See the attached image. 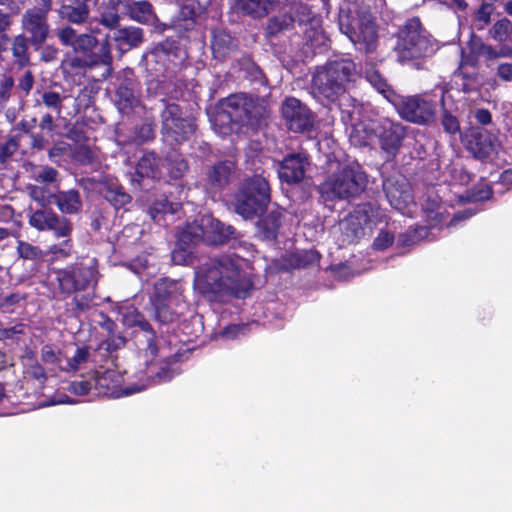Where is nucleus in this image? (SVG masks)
Wrapping results in <instances>:
<instances>
[{"instance_id": "54", "label": "nucleus", "mask_w": 512, "mask_h": 512, "mask_svg": "<svg viewBox=\"0 0 512 512\" xmlns=\"http://www.w3.org/2000/svg\"><path fill=\"white\" fill-rule=\"evenodd\" d=\"M60 354V350L52 344H45L41 348V360L46 364H56Z\"/></svg>"}, {"instance_id": "3", "label": "nucleus", "mask_w": 512, "mask_h": 512, "mask_svg": "<svg viewBox=\"0 0 512 512\" xmlns=\"http://www.w3.org/2000/svg\"><path fill=\"white\" fill-rule=\"evenodd\" d=\"M268 113L264 103L255 101L245 94H237L225 99L217 111L214 123L226 134L230 125L238 122L254 124Z\"/></svg>"}, {"instance_id": "39", "label": "nucleus", "mask_w": 512, "mask_h": 512, "mask_svg": "<svg viewBox=\"0 0 512 512\" xmlns=\"http://www.w3.org/2000/svg\"><path fill=\"white\" fill-rule=\"evenodd\" d=\"M374 128L365 124H359L351 132L350 139L354 145L365 146L370 144L373 138Z\"/></svg>"}, {"instance_id": "22", "label": "nucleus", "mask_w": 512, "mask_h": 512, "mask_svg": "<svg viewBox=\"0 0 512 512\" xmlns=\"http://www.w3.org/2000/svg\"><path fill=\"white\" fill-rule=\"evenodd\" d=\"M280 0H238L239 9L253 18H263L274 11Z\"/></svg>"}, {"instance_id": "62", "label": "nucleus", "mask_w": 512, "mask_h": 512, "mask_svg": "<svg viewBox=\"0 0 512 512\" xmlns=\"http://www.w3.org/2000/svg\"><path fill=\"white\" fill-rule=\"evenodd\" d=\"M188 169L187 163L183 160H176L170 164V175L177 179L182 177Z\"/></svg>"}, {"instance_id": "45", "label": "nucleus", "mask_w": 512, "mask_h": 512, "mask_svg": "<svg viewBox=\"0 0 512 512\" xmlns=\"http://www.w3.org/2000/svg\"><path fill=\"white\" fill-rule=\"evenodd\" d=\"M126 344V339L121 334H111L107 335V338L103 340L99 346L98 350H104L107 355L112 354L113 352H116L120 348L124 347Z\"/></svg>"}, {"instance_id": "52", "label": "nucleus", "mask_w": 512, "mask_h": 512, "mask_svg": "<svg viewBox=\"0 0 512 512\" xmlns=\"http://www.w3.org/2000/svg\"><path fill=\"white\" fill-rule=\"evenodd\" d=\"M97 44V39L89 34H81L77 36L73 49L75 51L86 52L92 50Z\"/></svg>"}, {"instance_id": "10", "label": "nucleus", "mask_w": 512, "mask_h": 512, "mask_svg": "<svg viewBox=\"0 0 512 512\" xmlns=\"http://www.w3.org/2000/svg\"><path fill=\"white\" fill-rule=\"evenodd\" d=\"M393 104L397 107L400 116L409 122L426 125L435 120V105L420 96L400 97L398 95Z\"/></svg>"}, {"instance_id": "64", "label": "nucleus", "mask_w": 512, "mask_h": 512, "mask_svg": "<svg viewBox=\"0 0 512 512\" xmlns=\"http://www.w3.org/2000/svg\"><path fill=\"white\" fill-rule=\"evenodd\" d=\"M497 75L504 81H512V64L502 63L497 67Z\"/></svg>"}, {"instance_id": "56", "label": "nucleus", "mask_w": 512, "mask_h": 512, "mask_svg": "<svg viewBox=\"0 0 512 512\" xmlns=\"http://www.w3.org/2000/svg\"><path fill=\"white\" fill-rule=\"evenodd\" d=\"M58 172L52 167H43L34 174V179L39 183H53L57 180Z\"/></svg>"}, {"instance_id": "27", "label": "nucleus", "mask_w": 512, "mask_h": 512, "mask_svg": "<svg viewBox=\"0 0 512 512\" xmlns=\"http://www.w3.org/2000/svg\"><path fill=\"white\" fill-rule=\"evenodd\" d=\"M119 313L122 317V322L129 328L139 327L140 330H149L150 323L142 312L138 310L133 304H126L120 307Z\"/></svg>"}, {"instance_id": "33", "label": "nucleus", "mask_w": 512, "mask_h": 512, "mask_svg": "<svg viewBox=\"0 0 512 512\" xmlns=\"http://www.w3.org/2000/svg\"><path fill=\"white\" fill-rule=\"evenodd\" d=\"M159 175V164L153 153L145 154L137 163L136 176L140 179L157 178Z\"/></svg>"}, {"instance_id": "43", "label": "nucleus", "mask_w": 512, "mask_h": 512, "mask_svg": "<svg viewBox=\"0 0 512 512\" xmlns=\"http://www.w3.org/2000/svg\"><path fill=\"white\" fill-rule=\"evenodd\" d=\"M121 265L139 277L154 275V272L149 271L147 258H130L128 261L121 262Z\"/></svg>"}, {"instance_id": "18", "label": "nucleus", "mask_w": 512, "mask_h": 512, "mask_svg": "<svg viewBox=\"0 0 512 512\" xmlns=\"http://www.w3.org/2000/svg\"><path fill=\"white\" fill-rule=\"evenodd\" d=\"M381 148L387 153L394 154L400 147L405 130L400 124L386 121L377 129Z\"/></svg>"}, {"instance_id": "13", "label": "nucleus", "mask_w": 512, "mask_h": 512, "mask_svg": "<svg viewBox=\"0 0 512 512\" xmlns=\"http://www.w3.org/2000/svg\"><path fill=\"white\" fill-rule=\"evenodd\" d=\"M192 228L198 229L203 243L218 245L224 243L234 230L230 226H224L219 220L210 214L200 215Z\"/></svg>"}, {"instance_id": "9", "label": "nucleus", "mask_w": 512, "mask_h": 512, "mask_svg": "<svg viewBox=\"0 0 512 512\" xmlns=\"http://www.w3.org/2000/svg\"><path fill=\"white\" fill-rule=\"evenodd\" d=\"M162 134L167 141L181 142L188 139L195 131L193 120L183 117L176 104H168L161 113Z\"/></svg>"}, {"instance_id": "53", "label": "nucleus", "mask_w": 512, "mask_h": 512, "mask_svg": "<svg viewBox=\"0 0 512 512\" xmlns=\"http://www.w3.org/2000/svg\"><path fill=\"white\" fill-rule=\"evenodd\" d=\"M144 333L146 346L145 351L149 353L152 357H156L159 353L157 336L153 327L150 325L149 330H141Z\"/></svg>"}, {"instance_id": "50", "label": "nucleus", "mask_w": 512, "mask_h": 512, "mask_svg": "<svg viewBox=\"0 0 512 512\" xmlns=\"http://www.w3.org/2000/svg\"><path fill=\"white\" fill-rule=\"evenodd\" d=\"M180 205L178 203H171L167 200L157 201L152 207L149 209V214L152 219L156 220L157 215L160 213H171L174 214L178 211Z\"/></svg>"}, {"instance_id": "19", "label": "nucleus", "mask_w": 512, "mask_h": 512, "mask_svg": "<svg viewBox=\"0 0 512 512\" xmlns=\"http://www.w3.org/2000/svg\"><path fill=\"white\" fill-rule=\"evenodd\" d=\"M193 223L186 224L176 235L174 253H185L188 256L197 251V247L203 244L198 229L192 228Z\"/></svg>"}, {"instance_id": "6", "label": "nucleus", "mask_w": 512, "mask_h": 512, "mask_svg": "<svg viewBox=\"0 0 512 512\" xmlns=\"http://www.w3.org/2000/svg\"><path fill=\"white\" fill-rule=\"evenodd\" d=\"M340 29L351 42L366 52L375 50L378 41V29L375 19L369 13L351 18L348 14L340 15Z\"/></svg>"}, {"instance_id": "23", "label": "nucleus", "mask_w": 512, "mask_h": 512, "mask_svg": "<svg viewBox=\"0 0 512 512\" xmlns=\"http://www.w3.org/2000/svg\"><path fill=\"white\" fill-rule=\"evenodd\" d=\"M237 42L225 31L215 30L211 42V49L215 58L224 59L237 50Z\"/></svg>"}, {"instance_id": "30", "label": "nucleus", "mask_w": 512, "mask_h": 512, "mask_svg": "<svg viewBox=\"0 0 512 512\" xmlns=\"http://www.w3.org/2000/svg\"><path fill=\"white\" fill-rule=\"evenodd\" d=\"M112 54L111 47L108 40L101 43L99 50L95 53L90 54L85 60V65L88 67H95L98 65H104L106 67V75L112 73Z\"/></svg>"}, {"instance_id": "60", "label": "nucleus", "mask_w": 512, "mask_h": 512, "mask_svg": "<svg viewBox=\"0 0 512 512\" xmlns=\"http://www.w3.org/2000/svg\"><path fill=\"white\" fill-rule=\"evenodd\" d=\"M76 31L70 26H65L59 29L58 37L60 41L67 46H71L73 48L75 41L77 39Z\"/></svg>"}, {"instance_id": "51", "label": "nucleus", "mask_w": 512, "mask_h": 512, "mask_svg": "<svg viewBox=\"0 0 512 512\" xmlns=\"http://www.w3.org/2000/svg\"><path fill=\"white\" fill-rule=\"evenodd\" d=\"M328 269L331 271L332 275L338 280H347L350 277H353L358 272H355L351 266L348 264V261L340 262L335 265H330Z\"/></svg>"}, {"instance_id": "16", "label": "nucleus", "mask_w": 512, "mask_h": 512, "mask_svg": "<svg viewBox=\"0 0 512 512\" xmlns=\"http://www.w3.org/2000/svg\"><path fill=\"white\" fill-rule=\"evenodd\" d=\"M29 223L38 230H54L58 236H67L71 224L66 218L58 217L52 210L39 209L30 216Z\"/></svg>"}, {"instance_id": "49", "label": "nucleus", "mask_w": 512, "mask_h": 512, "mask_svg": "<svg viewBox=\"0 0 512 512\" xmlns=\"http://www.w3.org/2000/svg\"><path fill=\"white\" fill-rule=\"evenodd\" d=\"M42 103L49 109L56 111L57 113L61 112L62 102L65 99V96L60 95L54 91H45L42 96Z\"/></svg>"}, {"instance_id": "26", "label": "nucleus", "mask_w": 512, "mask_h": 512, "mask_svg": "<svg viewBox=\"0 0 512 512\" xmlns=\"http://www.w3.org/2000/svg\"><path fill=\"white\" fill-rule=\"evenodd\" d=\"M177 301L178 294L176 281L162 278L155 283L154 294L153 297H151L152 305Z\"/></svg>"}, {"instance_id": "5", "label": "nucleus", "mask_w": 512, "mask_h": 512, "mask_svg": "<svg viewBox=\"0 0 512 512\" xmlns=\"http://www.w3.org/2000/svg\"><path fill=\"white\" fill-rule=\"evenodd\" d=\"M365 175L353 168H343L330 175L320 186L324 201L348 199L358 195L365 187Z\"/></svg>"}, {"instance_id": "58", "label": "nucleus", "mask_w": 512, "mask_h": 512, "mask_svg": "<svg viewBox=\"0 0 512 512\" xmlns=\"http://www.w3.org/2000/svg\"><path fill=\"white\" fill-rule=\"evenodd\" d=\"M93 387V381L81 380L72 381L70 383L69 391L78 396L87 395Z\"/></svg>"}, {"instance_id": "47", "label": "nucleus", "mask_w": 512, "mask_h": 512, "mask_svg": "<svg viewBox=\"0 0 512 512\" xmlns=\"http://www.w3.org/2000/svg\"><path fill=\"white\" fill-rule=\"evenodd\" d=\"M90 349L88 346H78L74 355L68 360V367L70 370H78L82 364H85L90 359Z\"/></svg>"}, {"instance_id": "38", "label": "nucleus", "mask_w": 512, "mask_h": 512, "mask_svg": "<svg viewBox=\"0 0 512 512\" xmlns=\"http://www.w3.org/2000/svg\"><path fill=\"white\" fill-rule=\"evenodd\" d=\"M104 197L117 209L127 205L131 201L130 195L127 194L122 187L117 185L107 186Z\"/></svg>"}, {"instance_id": "2", "label": "nucleus", "mask_w": 512, "mask_h": 512, "mask_svg": "<svg viewBox=\"0 0 512 512\" xmlns=\"http://www.w3.org/2000/svg\"><path fill=\"white\" fill-rule=\"evenodd\" d=\"M356 72L355 64L346 59L329 62L313 76L312 93L318 100L335 102L346 91Z\"/></svg>"}, {"instance_id": "4", "label": "nucleus", "mask_w": 512, "mask_h": 512, "mask_svg": "<svg viewBox=\"0 0 512 512\" xmlns=\"http://www.w3.org/2000/svg\"><path fill=\"white\" fill-rule=\"evenodd\" d=\"M270 202V187L262 176H254L244 182L235 196L234 210L236 213L250 219L261 213Z\"/></svg>"}, {"instance_id": "20", "label": "nucleus", "mask_w": 512, "mask_h": 512, "mask_svg": "<svg viewBox=\"0 0 512 512\" xmlns=\"http://www.w3.org/2000/svg\"><path fill=\"white\" fill-rule=\"evenodd\" d=\"M98 0H74L73 4H62L59 16L73 24L85 23L90 14V5H96Z\"/></svg>"}, {"instance_id": "17", "label": "nucleus", "mask_w": 512, "mask_h": 512, "mask_svg": "<svg viewBox=\"0 0 512 512\" xmlns=\"http://www.w3.org/2000/svg\"><path fill=\"white\" fill-rule=\"evenodd\" d=\"M307 165L302 154L289 155L280 164L279 178L287 183H297L303 179Z\"/></svg>"}, {"instance_id": "44", "label": "nucleus", "mask_w": 512, "mask_h": 512, "mask_svg": "<svg viewBox=\"0 0 512 512\" xmlns=\"http://www.w3.org/2000/svg\"><path fill=\"white\" fill-rule=\"evenodd\" d=\"M512 30V23L509 19L503 18L492 26L490 29L491 37L498 42H505Z\"/></svg>"}, {"instance_id": "7", "label": "nucleus", "mask_w": 512, "mask_h": 512, "mask_svg": "<svg viewBox=\"0 0 512 512\" xmlns=\"http://www.w3.org/2000/svg\"><path fill=\"white\" fill-rule=\"evenodd\" d=\"M431 48L428 37L422 32L418 19L409 20L399 31L395 51L401 62L424 56Z\"/></svg>"}, {"instance_id": "1", "label": "nucleus", "mask_w": 512, "mask_h": 512, "mask_svg": "<svg viewBox=\"0 0 512 512\" xmlns=\"http://www.w3.org/2000/svg\"><path fill=\"white\" fill-rule=\"evenodd\" d=\"M239 260L244 258H207L198 265L195 268V284L201 294L214 302L250 296L253 280L241 268Z\"/></svg>"}, {"instance_id": "32", "label": "nucleus", "mask_w": 512, "mask_h": 512, "mask_svg": "<svg viewBox=\"0 0 512 512\" xmlns=\"http://www.w3.org/2000/svg\"><path fill=\"white\" fill-rule=\"evenodd\" d=\"M468 147L478 158H484L492 151V143L489 136L481 131L473 132L470 135Z\"/></svg>"}, {"instance_id": "35", "label": "nucleus", "mask_w": 512, "mask_h": 512, "mask_svg": "<svg viewBox=\"0 0 512 512\" xmlns=\"http://www.w3.org/2000/svg\"><path fill=\"white\" fill-rule=\"evenodd\" d=\"M232 174V164L223 162L216 164L208 174L210 184L220 188L229 183Z\"/></svg>"}, {"instance_id": "46", "label": "nucleus", "mask_w": 512, "mask_h": 512, "mask_svg": "<svg viewBox=\"0 0 512 512\" xmlns=\"http://www.w3.org/2000/svg\"><path fill=\"white\" fill-rule=\"evenodd\" d=\"M29 196L40 206L46 207L51 203L54 194L49 193L47 189L37 185H29L27 187Z\"/></svg>"}, {"instance_id": "63", "label": "nucleus", "mask_w": 512, "mask_h": 512, "mask_svg": "<svg viewBox=\"0 0 512 512\" xmlns=\"http://www.w3.org/2000/svg\"><path fill=\"white\" fill-rule=\"evenodd\" d=\"M17 149L15 140L10 139L0 146V162H5Z\"/></svg>"}, {"instance_id": "55", "label": "nucleus", "mask_w": 512, "mask_h": 512, "mask_svg": "<svg viewBox=\"0 0 512 512\" xmlns=\"http://www.w3.org/2000/svg\"><path fill=\"white\" fill-rule=\"evenodd\" d=\"M394 242V236L389 232L382 231L373 242V249L376 252H383Z\"/></svg>"}, {"instance_id": "8", "label": "nucleus", "mask_w": 512, "mask_h": 512, "mask_svg": "<svg viewBox=\"0 0 512 512\" xmlns=\"http://www.w3.org/2000/svg\"><path fill=\"white\" fill-rule=\"evenodd\" d=\"M97 266V258H92L88 265L77 263L60 270L57 274L60 292L72 295L87 290L91 284L97 282Z\"/></svg>"}, {"instance_id": "31", "label": "nucleus", "mask_w": 512, "mask_h": 512, "mask_svg": "<svg viewBox=\"0 0 512 512\" xmlns=\"http://www.w3.org/2000/svg\"><path fill=\"white\" fill-rule=\"evenodd\" d=\"M73 297L70 302L66 303L67 311L73 316L88 311L93 306L94 294L89 291L72 293Z\"/></svg>"}, {"instance_id": "34", "label": "nucleus", "mask_w": 512, "mask_h": 512, "mask_svg": "<svg viewBox=\"0 0 512 512\" xmlns=\"http://www.w3.org/2000/svg\"><path fill=\"white\" fill-rule=\"evenodd\" d=\"M295 19L290 13H283L271 17L266 26V33L269 36H276L284 31L290 30Z\"/></svg>"}, {"instance_id": "59", "label": "nucleus", "mask_w": 512, "mask_h": 512, "mask_svg": "<svg viewBox=\"0 0 512 512\" xmlns=\"http://www.w3.org/2000/svg\"><path fill=\"white\" fill-rule=\"evenodd\" d=\"M494 11L493 5L489 3H483L476 12V20L481 24L480 28L488 25L490 17Z\"/></svg>"}, {"instance_id": "21", "label": "nucleus", "mask_w": 512, "mask_h": 512, "mask_svg": "<svg viewBox=\"0 0 512 512\" xmlns=\"http://www.w3.org/2000/svg\"><path fill=\"white\" fill-rule=\"evenodd\" d=\"M153 307V319L159 323L160 328L166 326L167 331L170 326L180 322L182 318V311L179 310V303L170 302L152 305Z\"/></svg>"}, {"instance_id": "29", "label": "nucleus", "mask_w": 512, "mask_h": 512, "mask_svg": "<svg viewBox=\"0 0 512 512\" xmlns=\"http://www.w3.org/2000/svg\"><path fill=\"white\" fill-rule=\"evenodd\" d=\"M30 40L25 34H19L15 36L11 43V53L14 58V63L18 67H26L30 63L29 53Z\"/></svg>"}, {"instance_id": "41", "label": "nucleus", "mask_w": 512, "mask_h": 512, "mask_svg": "<svg viewBox=\"0 0 512 512\" xmlns=\"http://www.w3.org/2000/svg\"><path fill=\"white\" fill-rule=\"evenodd\" d=\"M110 375L111 372L107 371L94 378L93 386L97 390L98 394L109 397L116 395L115 385L111 384Z\"/></svg>"}, {"instance_id": "40", "label": "nucleus", "mask_w": 512, "mask_h": 512, "mask_svg": "<svg viewBox=\"0 0 512 512\" xmlns=\"http://www.w3.org/2000/svg\"><path fill=\"white\" fill-rule=\"evenodd\" d=\"M476 53L487 60H496L503 57H509L512 55V49L508 47H502L499 51L494 49L492 46L480 43L477 47Z\"/></svg>"}, {"instance_id": "28", "label": "nucleus", "mask_w": 512, "mask_h": 512, "mask_svg": "<svg viewBox=\"0 0 512 512\" xmlns=\"http://www.w3.org/2000/svg\"><path fill=\"white\" fill-rule=\"evenodd\" d=\"M57 207L62 213L73 214L82 207V201L79 192L76 190L61 191L54 194Z\"/></svg>"}, {"instance_id": "15", "label": "nucleus", "mask_w": 512, "mask_h": 512, "mask_svg": "<svg viewBox=\"0 0 512 512\" xmlns=\"http://www.w3.org/2000/svg\"><path fill=\"white\" fill-rule=\"evenodd\" d=\"M22 29L28 35L31 45L39 47L43 44L49 33L47 16L44 13H38L36 9H28L22 15Z\"/></svg>"}, {"instance_id": "24", "label": "nucleus", "mask_w": 512, "mask_h": 512, "mask_svg": "<svg viewBox=\"0 0 512 512\" xmlns=\"http://www.w3.org/2000/svg\"><path fill=\"white\" fill-rule=\"evenodd\" d=\"M113 40L119 50L125 51L139 46L144 40V35L141 28L131 26L116 30Z\"/></svg>"}, {"instance_id": "57", "label": "nucleus", "mask_w": 512, "mask_h": 512, "mask_svg": "<svg viewBox=\"0 0 512 512\" xmlns=\"http://www.w3.org/2000/svg\"><path fill=\"white\" fill-rule=\"evenodd\" d=\"M14 86V80L10 76H5L0 81V107L8 101L11 95V90Z\"/></svg>"}, {"instance_id": "11", "label": "nucleus", "mask_w": 512, "mask_h": 512, "mask_svg": "<svg viewBox=\"0 0 512 512\" xmlns=\"http://www.w3.org/2000/svg\"><path fill=\"white\" fill-rule=\"evenodd\" d=\"M372 214V208L364 205L340 220L338 226L342 244H352L363 237L370 228Z\"/></svg>"}, {"instance_id": "42", "label": "nucleus", "mask_w": 512, "mask_h": 512, "mask_svg": "<svg viewBox=\"0 0 512 512\" xmlns=\"http://www.w3.org/2000/svg\"><path fill=\"white\" fill-rule=\"evenodd\" d=\"M428 236V230L425 227H420L410 232L401 234L398 238L397 244L401 247H409L415 245L420 240Z\"/></svg>"}, {"instance_id": "36", "label": "nucleus", "mask_w": 512, "mask_h": 512, "mask_svg": "<svg viewBox=\"0 0 512 512\" xmlns=\"http://www.w3.org/2000/svg\"><path fill=\"white\" fill-rule=\"evenodd\" d=\"M366 78L388 101L391 103L395 101L398 95L390 89L386 80L377 71H367Z\"/></svg>"}, {"instance_id": "14", "label": "nucleus", "mask_w": 512, "mask_h": 512, "mask_svg": "<svg viewBox=\"0 0 512 512\" xmlns=\"http://www.w3.org/2000/svg\"><path fill=\"white\" fill-rule=\"evenodd\" d=\"M383 189L391 206L398 210L405 209L413 201L411 186L402 175L387 178L383 183Z\"/></svg>"}, {"instance_id": "37", "label": "nucleus", "mask_w": 512, "mask_h": 512, "mask_svg": "<svg viewBox=\"0 0 512 512\" xmlns=\"http://www.w3.org/2000/svg\"><path fill=\"white\" fill-rule=\"evenodd\" d=\"M280 225V214L272 212L261 220L259 227L264 238L273 240L277 236Z\"/></svg>"}, {"instance_id": "25", "label": "nucleus", "mask_w": 512, "mask_h": 512, "mask_svg": "<svg viewBox=\"0 0 512 512\" xmlns=\"http://www.w3.org/2000/svg\"><path fill=\"white\" fill-rule=\"evenodd\" d=\"M125 7L130 18L139 23L155 25L158 22L152 5L147 1L128 2Z\"/></svg>"}, {"instance_id": "12", "label": "nucleus", "mask_w": 512, "mask_h": 512, "mask_svg": "<svg viewBox=\"0 0 512 512\" xmlns=\"http://www.w3.org/2000/svg\"><path fill=\"white\" fill-rule=\"evenodd\" d=\"M282 115L288 129L293 132H305L313 127V113L297 98L290 97L283 102Z\"/></svg>"}, {"instance_id": "61", "label": "nucleus", "mask_w": 512, "mask_h": 512, "mask_svg": "<svg viewBox=\"0 0 512 512\" xmlns=\"http://www.w3.org/2000/svg\"><path fill=\"white\" fill-rule=\"evenodd\" d=\"M491 190L488 186H484L479 190H472L466 197L467 201H483L489 199Z\"/></svg>"}, {"instance_id": "48", "label": "nucleus", "mask_w": 512, "mask_h": 512, "mask_svg": "<svg viewBox=\"0 0 512 512\" xmlns=\"http://www.w3.org/2000/svg\"><path fill=\"white\" fill-rule=\"evenodd\" d=\"M27 325L23 322H17L15 325L7 328H1V340L10 339L19 342L21 336L26 334Z\"/></svg>"}]
</instances>
